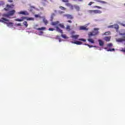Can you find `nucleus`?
Here are the masks:
<instances>
[{
  "mask_svg": "<svg viewBox=\"0 0 125 125\" xmlns=\"http://www.w3.org/2000/svg\"><path fill=\"white\" fill-rule=\"evenodd\" d=\"M99 28H94V30L92 32H89L88 33V38H91V37H93V36H96V35H98L99 34Z\"/></svg>",
  "mask_w": 125,
  "mask_h": 125,
  "instance_id": "f257e3e1",
  "label": "nucleus"
},
{
  "mask_svg": "<svg viewBox=\"0 0 125 125\" xmlns=\"http://www.w3.org/2000/svg\"><path fill=\"white\" fill-rule=\"evenodd\" d=\"M15 7V4L12 3L11 4H6V7L3 9L5 11H9V10H11V9H13Z\"/></svg>",
  "mask_w": 125,
  "mask_h": 125,
  "instance_id": "f03ea898",
  "label": "nucleus"
},
{
  "mask_svg": "<svg viewBox=\"0 0 125 125\" xmlns=\"http://www.w3.org/2000/svg\"><path fill=\"white\" fill-rule=\"evenodd\" d=\"M116 42H125V35L123 36L122 38L116 39Z\"/></svg>",
  "mask_w": 125,
  "mask_h": 125,
  "instance_id": "7ed1b4c3",
  "label": "nucleus"
},
{
  "mask_svg": "<svg viewBox=\"0 0 125 125\" xmlns=\"http://www.w3.org/2000/svg\"><path fill=\"white\" fill-rule=\"evenodd\" d=\"M64 17H66V18H67V19H74V17H73V16H72L70 14H64L63 15Z\"/></svg>",
  "mask_w": 125,
  "mask_h": 125,
  "instance_id": "20e7f679",
  "label": "nucleus"
},
{
  "mask_svg": "<svg viewBox=\"0 0 125 125\" xmlns=\"http://www.w3.org/2000/svg\"><path fill=\"white\" fill-rule=\"evenodd\" d=\"M9 20L5 18H1V20H0V22H1L2 23H5V24L6 23V22H9Z\"/></svg>",
  "mask_w": 125,
  "mask_h": 125,
  "instance_id": "39448f33",
  "label": "nucleus"
},
{
  "mask_svg": "<svg viewBox=\"0 0 125 125\" xmlns=\"http://www.w3.org/2000/svg\"><path fill=\"white\" fill-rule=\"evenodd\" d=\"M18 13V14H20V15L22 14V15H26V16L29 15V13L26 11L19 12Z\"/></svg>",
  "mask_w": 125,
  "mask_h": 125,
  "instance_id": "423d86ee",
  "label": "nucleus"
},
{
  "mask_svg": "<svg viewBox=\"0 0 125 125\" xmlns=\"http://www.w3.org/2000/svg\"><path fill=\"white\" fill-rule=\"evenodd\" d=\"M26 18L25 17H21V19H17L15 20L16 21H17L18 22H22V21H24L25 20V19Z\"/></svg>",
  "mask_w": 125,
  "mask_h": 125,
  "instance_id": "0eeeda50",
  "label": "nucleus"
},
{
  "mask_svg": "<svg viewBox=\"0 0 125 125\" xmlns=\"http://www.w3.org/2000/svg\"><path fill=\"white\" fill-rule=\"evenodd\" d=\"M80 30L83 31H88V28H87L86 27L84 26H82L80 27Z\"/></svg>",
  "mask_w": 125,
  "mask_h": 125,
  "instance_id": "6e6552de",
  "label": "nucleus"
},
{
  "mask_svg": "<svg viewBox=\"0 0 125 125\" xmlns=\"http://www.w3.org/2000/svg\"><path fill=\"white\" fill-rule=\"evenodd\" d=\"M15 12H16L15 10H13L10 11L8 13L10 16H12L14 15V14L15 13Z\"/></svg>",
  "mask_w": 125,
  "mask_h": 125,
  "instance_id": "1a4fd4ad",
  "label": "nucleus"
},
{
  "mask_svg": "<svg viewBox=\"0 0 125 125\" xmlns=\"http://www.w3.org/2000/svg\"><path fill=\"white\" fill-rule=\"evenodd\" d=\"M57 32L63 34V30H61L58 26L56 27Z\"/></svg>",
  "mask_w": 125,
  "mask_h": 125,
  "instance_id": "9d476101",
  "label": "nucleus"
},
{
  "mask_svg": "<svg viewBox=\"0 0 125 125\" xmlns=\"http://www.w3.org/2000/svg\"><path fill=\"white\" fill-rule=\"evenodd\" d=\"M98 42L100 46H103L104 45V42L102 40H99Z\"/></svg>",
  "mask_w": 125,
  "mask_h": 125,
  "instance_id": "9b49d317",
  "label": "nucleus"
},
{
  "mask_svg": "<svg viewBox=\"0 0 125 125\" xmlns=\"http://www.w3.org/2000/svg\"><path fill=\"white\" fill-rule=\"evenodd\" d=\"M102 13V11L99 10H94V14H100Z\"/></svg>",
  "mask_w": 125,
  "mask_h": 125,
  "instance_id": "f8f14e48",
  "label": "nucleus"
},
{
  "mask_svg": "<svg viewBox=\"0 0 125 125\" xmlns=\"http://www.w3.org/2000/svg\"><path fill=\"white\" fill-rule=\"evenodd\" d=\"M58 24H59V21H53L51 23V25H52V26H56V25Z\"/></svg>",
  "mask_w": 125,
  "mask_h": 125,
  "instance_id": "ddd939ff",
  "label": "nucleus"
},
{
  "mask_svg": "<svg viewBox=\"0 0 125 125\" xmlns=\"http://www.w3.org/2000/svg\"><path fill=\"white\" fill-rule=\"evenodd\" d=\"M72 43H75V44H77L78 45H81V44H83V42L80 41H76L74 42H72Z\"/></svg>",
  "mask_w": 125,
  "mask_h": 125,
  "instance_id": "4468645a",
  "label": "nucleus"
},
{
  "mask_svg": "<svg viewBox=\"0 0 125 125\" xmlns=\"http://www.w3.org/2000/svg\"><path fill=\"white\" fill-rule=\"evenodd\" d=\"M25 19L27 21H34L35 20L34 18H28L27 17H25Z\"/></svg>",
  "mask_w": 125,
  "mask_h": 125,
  "instance_id": "2eb2a0df",
  "label": "nucleus"
},
{
  "mask_svg": "<svg viewBox=\"0 0 125 125\" xmlns=\"http://www.w3.org/2000/svg\"><path fill=\"white\" fill-rule=\"evenodd\" d=\"M6 24L8 27H13V23L10 22H6Z\"/></svg>",
  "mask_w": 125,
  "mask_h": 125,
  "instance_id": "dca6fc26",
  "label": "nucleus"
},
{
  "mask_svg": "<svg viewBox=\"0 0 125 125\" xmlns=\"http://www.w3.org/2000/svg\"><path fill=\"white\" fill-rule=\"evenodd\" d=\"M104 41L105 42H110V41H111V37H104Z\"/></svg>",
  "mask_w": 125,
  "mask_h": 125,
  "instance_id": "f3484780",
  "label": "nucleus"
},
{
  "mask_svg": "<svg viewBox=\"0 0 125 125\" xmlns=\"http://www.w3.org/2000/svg\"><path fill=\"white\" fill-rule=\"evenodd\" d=\"M88 42H91V43H94V41L93 39H91L90 38H89V39H87Z\"/></svg>",
  "mask_w": 125,
  "mask_h": 125,
  "instance_id": "a211bd4d",
  "label": "nucleus"
},
{
  "mask_svg": "<svg viewBox=\"0 0 125 125\" xmlns=\"http://www.w3.org/2000/svg\"><path fill=\"white\" fill-rule=\"evenodd\" d=\"M94 10H88V13L89 14H94Z\"/></svg>",
  "mask_w": 125,
  "mask_h": 125,
  "instance_id": "6ab92c4d",
  "label": "nucleus"
},
{
  "mask_svg": "<svg viewBox=\"0 0 125 125\" xmlns=\"http://www.w3.org/2000/svg\"><path fill=\"white\" fill-rule=\"evenodd\" d=\"M115 28V29H118L119 28V25H118L117 24L115 25H110L109 27V28Z\"/></svg>",
  "mask_w": 125,
  "mask_h": 125,
  "instance_id": "aec40b11",
  "label": "nucleus"
},
{
  "mask_svg": "<svg viewBox=\"0 0 125 125\" xmlns=\"http://www.w3.org/2000/svg\"><path fill=\"white\" fill-rule=\"evenodd\" d=\"M45 27H42L41 28H37L36 30H37L38 31H42L45 30Z\"/></svg>",
  "mask_w": 125,
  "mask_h": 125,
  "instance_id": "412c9836",
  "label": "nucleus"
},
{
  "mask_svg": "<svg viewBox=\"0 0 125 125\" xmlns=\"http://www.w3.org/2000/svg\"><path fill=\"white\" fill-rule=\"evenodd\" d=\"M3 17H6V18H8L9 17V13L8 14H3L2 15Z\"/></svg>",
  "mask_w": 125,
  "mask_h": 125,
  "instance_id": "4be33fe9",
  "label": "nucleus"
},
{
  "mask_svg": "<svg viewBox=\"0 0 125 125\" xmlns=\"http://www.w3.org/2000/svg\"><path fill=\"white\" fill-rule=\"evenodd\" d=\"M43 22L44 23L45 25H47V24H48V21L45 19H43Z\"/></svg>",
  "mask_w": 125,
  "mask_h": 125,
  "instance_id": "5701e85b",
  "label": "nucleus"
},
{
  "mask_svg": "<svg viewBox=\"0 0 125 125\" xmlns=\"http://www.w3.org/2000/svg\"><path fill=\"white\" fill-rule=\"evenodd\" d=\"M72 39H75V40H77L78 38H79V35H73L72 36Z\"/></svg>",
  "mask_w": 125,
  "mask_h": 125,
  "instance_id": "b1692460",
  "label": "nucleus"
},
{
  "mask_svg": "<svg viewBox=\"0 0 125 125\" xmlns=\"http://www.w3.org/2000/svg\"><path fill=\"white\" fill-rule=\"evenodd\" d=\"M23 24L24 26V27H25V28H27V27H28V22H27L26 21H25L23 22Z\"/></svg>",
  "mask_w": 125,
  "mask_h": 125,
  "instance_id": "393cba45",
  "label": "nucleus"
},
{
  "mask_svg": "<svg viewBox=\"0 0 125 125\" xmlns=\"http://www.w3.org/2000/svg\"><path fill=\"white\" fill-rule=\"evenodd\" d=\"M59 26L61 27V28H62V29H65V26H64V24L62 23L59 24Z\"/></svg>",
  "mask_w": 125,
  "mask_h": 125,
  "instance_id": "a878e982",
  "label": "nucleus"
},
{
  "mask_svg": "<svg viewBox=\"0 0 125 125\" xmlns=\"http://www.w3.org/2000/svg\"><path fill=\"white\" fill-rule=\"evenodd\" d=\"M105 36H109L111 35V32L110 31H107L104 33Z\"/></svg>",
  "mask_w": 125,
  "mask_h": 125,
  "instance_id": "bb28decb",
  "label": "nucleus"
},
{
  "mask_svg": "<svg viewBox=\"0 0 125 125\" xmlns=\"http://www.w3.org/2000/svg\"><path fill=\"white\" fill-rule=\"evenodd\" d=\"M59 8H60V9H61V10H66V8H65L62 6H60Z\"/></svg>",
  "mask_w": 125,
  "mask_h": 125,
  "instance_id": "cd10ccee",
  "label": "nucleus"
},
{
  "mask_svg": "<svg viewBox=\"0 0 125 125\" xmlns=\"http://www.w3.org/2000/svg\"><path fill=\"white\" fill-rule=\"evenodd\" d=\"M74 7H75V9H76V10H80V7L77 5H74Z\"/></svg>",
  "mask_w": 125,
  "mask_h": 125,
  "instance_id": "c85d7f7f",
  "label": "nucleus"
},
{
  "mask_svg": "<svg viewBox=\"0 0 125 125\" xmlns=\"http://www.w3.org/2000/svg\"><path fill=\"white\" fill-rule=\"evenodd\" d=\"M61 37L63 39H67V36H66V34H62Z\"/></svg>",
  "mask_w": 125,
  "mask_h": 125,
  "instance_id": "c756f323",
  "label": "nucleus"
},
{
  "mask_svg": "<svg viewBox=\"0 0 125 125\" xmlns=\"http://www.w3.org/2000/svg\"><path fill=\"white\" fill-rule=\"evenodd\" d=\"M94 8H98V9H102V7L99 6H94Z\"/></svg>",
  "mask_w": 125,
  "mask_h": 125,
  "instance_id": "7c9ffc66",
  "label": "nucleus"
},
{
  "mask_svg": "<svg viewBox=\"0 0 125 125\" xmlns=\"http://www.w3.org/2000/svg\"><path fill=\"white\" fill-rule=\"evenodd\" d=\"M107 46L108 47H112V46H113V44L112 43H110L107 44Z\"/></svg>",
  "mask_w": 125,
  "mask_h": 125,
  "instance_id": "2f4dec72",
  "label": "nucleus"
},
{
  "mask_svg": "<svg viewBox=\"0 0 125 125\" xmlns=\"http://www.w3.org/2000/svg\"><path fill=\"white\" fill-rule=\"evenodd\" d=\"M85 45H87V46H88L89 47V48H90L91 47H95V46H93V45H90L88 44H85Z\"/></svg>",
  "mask_w": 125,
  "mask_h": 125,
  "instance_id": "473e14b6",
  "label": "nucleus"
},
{
  "mask_svg": "<svg viewBox=\"0 0 125 125\" xmlns=\"http://www.w3.org/2000/svg\"><path fill=\"white\" fill-rule=\"evenodd\" d=\"M107 51H115V48L109 49L107 50Z\"/></svg>",
  "mask_w": 125,
  "mask_h": 125,
  "instance_id": "72a5a7b5",
  "label": "nucleus"
},
{
  "mask_svg": "<svg viewBox=\"0 0 125 125\" xmlns=\"http://www.w3.org/2000/svg\"><path fill=\"white\" fill-rule=\"evenodd\" d=\"M66 29V30H68V31H70V30H71V28L69 25H67Z\"/></svg>",
  "mask_w": 125,
  "mask_h": 125,
  "instance_id": "f704fd0d",
  "label": "nucleus"
},
{
  "mask_svg": "<svg viewBox=\"0 0 125 125\" xmlns=\"http://www.w3.org/2000/svg\"><path fill=\"white\" fill-rule=\"evenodd\" d=\"M4 4V2L3 1H0V5H3Z\"/></svg>",
  "mask_w": 125,
  "mask_h": 125,
  "instance_id": "c9c22d12",
  "label": "nucleus"
},
{
  "mask_svg": "<svg viewBox=\"0 0 125 125\" xmlns=\"http://www.w3.org/2000/svg\"><path fill=\"white\" fill-rule=\"evenodd\" d=\"M79 41H81L82 42H86V40L83 39H79Z\"/></svg>",
  "mask_w": 125,
  "mask_h": 125,
  "instance_id": "e433bc0d",
  "label": "nucleus"
},
{
  "mask_svg": "<svg viewBox=\"0 0 125 125\" xmlns=\"http://www.w3.org/2000/svg\"><path fill=\"white\" fill-rule=\"evenodd\" d=\"M54 16H55V14L52 13V14H51V19H53Z\"/></svg>",
  "mask_w": 125,
  "mask_h": 125,
  "instance_id": "4c0bfd02",
  "label": "nucleus"
},
{
  "mask_svg": "<svg viewBox=\"0 0 125 125\" xmlns=\"http://www.w3.org/2000/svg\"><path fill=\"white\" fill-rule=\"evenodd\" d=\"M62 2H69V0H62Z\"/></svg>",
  "mask_w": 125,
  "mask_h": 125,
  "instance_id": "58836bf2",
  "label": "nucleus"
},
{
  "mask_svg": "<svg viewBox=\"0 0 125 125\" xmlns=\"http://www.w3.org/2000/svg\"><path fill=\"white\" fill-rule=\"evenodd\" d=\"M65 5L66 6H71V3H65Z\"/></svg>",
  "mask_w": 125,
  "mask_h": 125,
  "instance_id": "ea45409f",
  "label": "nucleus"
},
{
  "mask_svg": "<svg viewBox=\"0 0 125 125\" xmlns=\"http://www.w3.org/2000/svg\"><path fill=\"white\" fill-rule=\"evenodd\" d=\"M54 30H55L54 28H49V29H48V30L49 31H54Z\"/></svg>",
  "mask_w": 125,
  "mask_h": 125,
  "instance_id": "a19ab883",
  "label": "nucleus"
},
{
  "mask_svg": "<svg viewBox=\"0 0 125 125\" xmlns=\"http://www.w3.org/2000/svg\"><path fill=\"white\" fill-rule=\"evenodd\" d=\"M59 12L60 14H63V13H65V12L62 11H60Z\"/></svg>",
  "mask_w": 125,
  "mask_h": 125,
  "instance_id": "79ce46f5",
  "label": "nucleus"
},
{
  "mask_svg": "<svg viewBox=\"0 0 125 125\" xmlns=\"http://www.w3.org/2000/svg\"><path fill=\"white\" fill-rule=\"evenodd\" d=\"M93 3H94V2H90L88 4V5H91L93 4Z\"/></svg>",
  "mask_w": 125,
  "mask_h": 125,
  "instance_id": "37998d69",
  "label": "nucleus"
},
{
  "mask_svg": "<svg viewBox=\"0 0 125 125\" xmlns=\"http://www.w3.org/2000/svg\"><path fill=\"white\" fill-rule=\"evenodd\" d=\"M40 34H39V36H41V35H42V34H43V31H40Z\"/></svg>",
  "mask_w": 125,
  "mask_h": 125,
  "instance_id": "c03bdc74",
  "label": "nucleus"
},
{
  "mask_svg": "<svg viewBox=\"0 0 125 125\" xmlns=\"http://www.w3.org/2000/svg\"><path fill=\"white\" fill-rule=\"evenodd\" d=\"M8 2H13V0H8Z\"/></svg>",
  "mask_w": 125,
  "mask_h": 125,
  "instance_id": "a18cd8bd",
  "label": "nucleus"
},
{
  "mask_svg": "<svg viewBox=\"0 0 125 125\" xmlns=\"http://www.w3.org/2000/svg\"><path fill=\"white\" fill-rule=\"evenodd\" d=\"M120 24L121 25V26H123V27H125V24L121 23Z\"/></svg>",
  "mask_w": 125,
  "mask_h": 125,
  "instance_id": "49530a36",
  "label": "nucleus"
},
{
  "mask_svg": "<svg viewBox=\"0 0 125 125\" xmlns=\"http://www.w3.org/2000/svg\"><path fill=\"white\" fill-rule=\"evenodd\" d=\"M121 51H122V52H124L125 53V48L124 49H122L121 50Z\"/></svg>",
  "mask_w": 125,
  "mask_h": 125,
  "instance_id": "de8ad7c7",
  "label": "nucleus"
},
{
  "mask_svg": "<svg viewBox=\"0 0 125 125\" xmlns=\"http://www.w3.org/2000/svg\"><path fill=\"white\" fill-rule=\"evenodd\" d=\"M17 26H21V23H18Z\"/></svg>",
  "mask_w": 125,
  "mask_h": 125,
  "instance_id": "09e8293b",
  "label": "nucleus"
},
{
  "mask_svg": "<svg viewBox=\"0 0 125 125\" xmlns=\"http://www.w3.org/2000/svg\"><path fill=\"white\" fill-rule=\"evenodd\" d=\"M67 22H68V23H72L71 21H70V20L67 21Z\"/></svg>",
  "mask_w": 125,
  "mask_h": 125,
  "instance_id": "8fccbe9b",
  "label": "nucleus"
},
{
  "mask_svg": "<svg viewBox=\"0 0 125 125\" xmlns=\"http://www.w3.org/2000/svg\"><path fill=\"white\" fill-rule=\"evenodd\" d=\"M70 7H71V9H73V7H74L73 6V5H71Z\"/></svg>",
  "mask_w": 125,
  "mask_h": 125,
  "instance_id": "3c124183",
  "label": "nucleus"
},
{
  "mask_svg": "<svg viewBox=\"0 0 125 125\" xmlns=\"http://www.w3.org/2000/svg\"><path fill=\"white\" fill-rule=\"evenodd\" d=\"M35 17H37V18L39 17V15H35Z\"/></svg>",
  "mask_w": 125,
  "mask_h": 125,
  "instance_id": "603ef678",
  "label": "nucleus"
},
{
  "mask_svg": "<svg viewBox=\"0 0 125 125\" xmlns=\"http://www.w3.org/2000/svg\"><path fill=\"white\" fill-rule=\"evenodd\" d=\"M54 12H57V10H54Z\"/></svg>",
  "mask_w": 125,
  "mask_h": 125,
  "instance_id": "864d4df0",
  "label": "nucleus"
},
{
  "mask_svg": "<svg viewBox=\"0 0 125 125\" xmlns=\"http://www.w3.org/2000/svg\"><path fill=\"white\" fill-rule=\"evenodd\" d=\"M79 0L80 1H82V0Z\"/></svg>",
  "mask_w": 125,
  "mask_h": 125,
  "instance_id": "5fc2aeb1",
  "label": "nucleus"
},
{
  "mask_svg": "<svg viewBox=\"0 0 125 125\" xmlns=\"http://www.w3.org/2000/svg\"><path fill=\"white\" fill-rule=\"evenodd\" d=\"M120 35H123V34H122V33H121Z\"/></svg>",
  "mask_w": 125,
  "mask_h": 125,
  "instance_id": "6e6d98bb",
  "label": "nucleus"
},
{
  "mask_svg": "<svg viewBox=\"0 0 125 125\" xmlns=\"http://www.w3.org/2000/svg\"><path fill=\"white\" fill-rule=\"evenodd\" d=\"M59 42H61V40H59Z\"/></svg>",
  "mask_w": 125,
  "mask_h": 125,
  "instance_id": "4d7b16f0",
  "label": "nucleus"
}]
</instances>
